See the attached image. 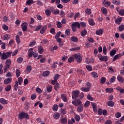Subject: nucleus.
Returning a JSON list of instances; mask_svg holds the SVG:
<instances>
[{
    "instance_id": "1",
    "label": "nucleus",
    "mask_w": 124,
    "mask_h": 124,
    "mask_svg": "<svg viewBox=\"0 0 124 124\" xmlns=\"http://www.w3.org/2000/svg\"><path fill=\"white\" fill-rule=\"evenodd\" d=\"M24 119H26V120H30V117L29 116L28 113L23 111L19 112L18 113V119L24 120Z\"/></svg>"
},
{
    "instance_id": "2",
    "label": "nucleus",
    "mask_w": 124,
    "mask_h": 124,
    "mask_svg": "<svg viewBox=\"0 0 124 124\" xmlns=\"http://www.w3.org/2000/svg\"><path fill=\"white\" fill-rule=\"evenodd\" d=\"M11 54H12V52L11 51L3 52L1 56V60H7L8 58H10V57H11Z\"/></svg>"
},
{
    "instance_id": "3",
    "label": "nucleus",
    "mask_w": 124,
    "mask_h": 124,
    "mask_svg": "<svg viewBox=\"0 0 124 124\" xmlns=\"http://www.w3.org/2000/svg\"><path fill=\"white\" fill-rule=\"evenodd\" d=\"M79 94H80V91L78 90L73 91L72 93V99H75V98H78L79 97Z\"/></svg>"
},
{
    "instance_id": "4",
    "label": "nucleus",
    "mask_w": 124,
    "mask_h": 124,
    "mask_svg": "<svg viewBox=\"0 0 124 124\" xmlns=\"http://www.w3.org/2000/svg\"><path fill=\"white\" fill-rule=\"evenodd\" d=\"M74 59H76V62H78V63H80L81 62H82V57L81 56V55H80V54H75L74 56Z\"/></svg>"
},
{
    "instance_id": "5",
    "label": "nucleus",
    "mask_w": 124,
    "mask_h": 124,
    "mask_svg": "<svg viewBox=\"0 0 124 124\" xmlns=\"http://www.w3.org/2000/svg\"><path fill=\"white\" fill-rule=\"evenodd\" d=\"M60 75L59 74H55L54 76V80H51V84L52 85H55V83H57L58 79L60 78Z\"/></svg>"
},
{
    "instance_id": "6",
    "label": "nucleus",
    "mask_w": 124,
    "mask_h": 124,
    "mask_svg": "<svg viewBox=\"0 0 124 124\" xmlns=\"http://www.w3.org/2000/svg\"><path fill=\"white\" fill-rule=\"evenodd\" d=\"M72 104L75 106H78V105H82V102L79 99H77L75 101H72Z\"/></svg>"
},
{
    "instance_id": "7",
    "label": "nucleus",
    "mask_w": 124,
    "mask_h": 124,
    "mask_svg": "<svg viewBox=\"0 0 124 124\" xmlns=\"http://www.w3.org/2000/svg\"><path fill=\"white\" fill-rule=\"evenodd\" d=\"M104 32V31L103 29H100L98 30H97L96 31V35H101V34H103V32Z\"/></svg>"
},
{
    "instance_id": "8",
    "label": "nucleus",
    "mask_w": 124,
    "mask_h": 124,
    "mask_svg": "<svg viewBox=\"0 0 124 124\" xmlns=\"http://www.w3.org/2000/svg\"><path fill=\"white\" fill-rule=\"evenodd\" d=\"M99 61H101V62H108V56L101 55V57L99 58Z\"/></svg>"
},
{
    "instance_id": "9",
    "label": "nucleus",
    "mask_w": 124,
    "mask_h": 124,
    "mask_svg": "<svg viewBox=\"0 0 124 124\" xmlns=\"http://www.w3.org/2000/svg\"><path fill=\"white\" fill-rule=\"evenodd\" d=\"M84 110V105H79V106L77 108V111L78 112V113H81L83 112V110Z\"/></svg>"
},
{
    "instance_id": "10",
    "label": "nucleus",
    "mask_w": 124,
    "mask_h": 124,
    "mask_svg": "<svg viewBox=\"0 0 124 124\" xmlns=\"http://www.w3.org/2000/svg\"><path fill=\"white\" fill-rule=\"evenodd\" d=\"M11 81H12V78H9L4 80V84L5 85H7V84H10V83H11Z\"/></svg>"
},
{
    "instance_id": "11",
    "label": "nucleus",
    "mask_w": 124,
    "mask_h": 124,
    "mask_svg": "<svg viewBox=\"0 0 124 124\" xmlns=\"http://www.w3.org/2000/svg\"><path fill=\"white\" fill-rule=\"evenodd\" d=\"M46 30H47V27H46V26H44L40 31V33H41V34H44L45 31H46Z\"/></svg>"
},
{
    "instance_id": "12",
    "label": "nucleus",
    "mask_w": 124,
    "mask_h": 124,
    "mask_svg": "<svg viewBox=\"0 0 124 124\" xmlns=\"http://www.w3.org/2000/svg\"><path fill=\"white\" fill-rule=\"evenodd\" d=\"M61 98L64 102H67V97H66V95H65V94H62Z\"/></svg>"
},
{
    "instance_id": "13",
    "label": "nucleus",
    "mask_w": 124,
    "mask_h": 124,
    "mask_svg": "<svg viewBox=\"0 0 124 124\" xmlns=\"http://www.w3.org/2000/svg\"><path fill=\"white\" fill-rule=\"evenodd\" d=\"M38 53L39 54H42L44 52V49H43V46H38Z\"/></svg>"
},
{
    "instance_id": "14",
    "label": "nucleus",
    "mask_w": 124,
    "mask_h": 124,
    "mask_svg": "<svg viewBox=\"0 0 124 124\" xmlns=\"http://www.w3.org/2000/svg\"><path fill=\"white\" fill-rule=\"evenodd\" d=\"M88 23L90 26H94L95 25V22L93 21V18H89L88 20Z\"/></svg>"
},
{
    "instance_id": "15",
    "label": "nucleus",
    "mask_w": 124,
    "mask_h": 124,
    "mask_svg": "<svg viewBox=\"0 0 124 124\" xmlns=\"http://www.w3.org/2000/svg\"><path fill=\"white\" fill-rule=\"evenodd\" d=\"M92 107L94 113H97V107H96V105H95V103H93Z\"/></svg>"
},
{
    "instance_id": "16",
    "label": "nucleus",
    "mask_w": 124,
    "mask_h": 124,
    "mask_svg": "<svg viewBox=\"0 0 124 124\" xmlns=\"http://www.w3.org/2000/svg\"><path fill=\"white\" fill-rule=\"evenodd\" d=\"M123 21V17H121L120 18H118L115 20V23L116 24H118V25H121V23Z\"/></svg>"
},
{
    "instance_id": "17",
    "label": "nucleus",
    "mask_w": 124,
    "mask_h": 124,
    "mask_svg": "<svg viewBox=\"0 0 124 124\" xmlns=\"http://www.w3.org/2000/svg\"><path fill=\"white\" fill-rule=\"evenodd\" d=\"M0 103L6 105V104H8V103L7 102V101L5 100V99L3 98H0Z\"/></svg>"
},
{
    "instance_id": "18",
    "label": "nucleus",
    "mask_w": 124,
    "mask_h": 124,
    "mask_svg": "<svg viewBox=\"0 0 124 124\" xmlns=\"http://www.w3.org/2000/svg\"><path fill=\"white\" fill-rule=\"evenodd\" d=\"M11 36L10 34H4L3 36V39L4 40H9V39H10Z\"/></svg>"
},
{
    "instance_id": "19",
    "label": "nucleus",
    "mask_w": 124,
    "mask_h": 124,
    "mask_svg": "<svg viewBox=\"0 0 124 124\" xmlns=\"http://www.w3.org/2000/svg\"><path fill=\"white\" fill-rule=\"evenodd\" d=\"M108 106H109V107H114V106L115 105V103L113 102V101H108L107 102Z\"/></svg>"
},
{
    "instance_id": "20",
    "label": "nucleus",
    "mask_w": 124,
    "mask_h": 124,
    "mask_svg": "<svg viewBox=\"0 0 124 124\" xmlns=\"http://www.w3.org/2000/svg\"><path fill=\"white\" fill-rule=\"evenodd\" d=\"M117 80L120 82L121 83V84L124 83V78L121 76H118L117 77Z\"/></svg>"
},
{
    "instance_id": "21",
    "label": "nucleus",
    "mask_w": 124,
    "mask_h": 124,
    "mask_svg": "<svg viewBox=\"0 0 124 124\" xmlns=\"http://www.w3.org/2000/svg\"><path fill=\"white\" fill-rule=\"evenodd\" d=\"M21 29L23 31H26L28 29V26L26 25H25V23H22L21 24Z\"/></svg>"
},
{
    "instance_id": "22",
    "label": "nucleus",
    "mask_w": 124,
    "mask_h": 124,
    "mask_svg": "<svg viewBox=\"0 0 124 124\" xmlns=\"http://www.w3.org/2000/svg\"><path fill=\"white\" fill-rule=\"evenodd\" d=\"M72 25H74L76 28H78V29H81V25L80 23L78 22H75V23H73Z\"/></svg>"
},
{
    "instance_id": "23",
    "label": "nucleus",
    "mask_w": 124,
    "mask_h": 124,
    "mask_svg": "<svg viewBox=\"0 0 124 124\" xmlns=\"http://www.w3.org/2000/svg\"><path fill=\"white\" fill-rule=\"evenodd\" d=\"M60 115L59 112H56L53 114V118H54L55 120H59V119H60Z\"/></svg>"
},
{
    "instance_id": "24",
    "label": "nucleus",
    "mask_w": 124,
    "mask_h": 124,
    "mask_svg": "<svg viewBox=\"0 0 124 124\" xmlns=\"http://www.w3.org/2000/svg\"><path fill=\"white\" fill-rule=\"evenodd\" d=\"M112 3L117 5H121V1L119 0H112Z\"/></svg>"
},
{
    "instance_id": "25",
    "label": "nucleus",
    "mask_w": 124,
    "mask_h": 124,
    "mask_svg": "<svg viewBox=\"0 0 124 124\" xmlns=\"http://www.w3.org/2000/svg\"><path fill=\"white\" fill-rule=\"evenodd\" d=\"M50 74V71H45L43 72L42 74L43 77H47Z\"/></svg>"
},
{
    "instance_id": "26",
    "label": "nucleus",
    "mask_w": 124,
    "mask_h": 124,
    "mask_svg": "<svg viewBox=\"0 0 124 124\" xmlns=\"http://www.w3.org/2000/svg\"><path fill=\"white\" fill-rule=\"evenodd\" d=\"M105 82H106V78L105 77H103L100 79V84L103 85L105 84Z\"/></svg>"
},
{
    "instance_id": "27",
    "label": "nucleus",
    "mask_w": 124,
    "mask_h": 124,
    "mask_svg": "<svg viewBox=\"0 0 124 124\" xmlns=\"http://www.w3.org/2000/svg\"><path fill=\"white\" fill-rule=\"evenodd\" d=\"M70 40L73 42H77L78 41V38L76 36H72L70 38Z\"/></svg>"
},
{
    "instance_id": "28",
    "label": "nucleus",
    "mask_w": 124,
    "mask_h": 124,
    "mask_svg": "<svg viewBox=\"0 0 124 124\" xmlns=\"http://www.w3.org/2000/svg\"><path fill=\"white\" fill-rule=\"evenodd\" d=\"M54 86V90L55 91H57L58 90V89H60V84H59V83L57 82H55V84H53Z\"/></svg>"
},
{
    "instance_id": "29",
    "label": "nucleus",
    "mask_w": 124,
    "mask_h": 124,
    "mask_svg": "<svg viewBox=\"0 0 124 124\" xmlns=\"http://www.w3.org/2000/svg\"><path fill=\"white\" fill-rule=\"evenodd\" d=\"M11 89H12V87L11 85L8 84L7 86L5 88V92H10Z\"/></svg>"
},
{
    "instance_id": "30",
    "label": "nucleus",
    "mask_w": 124,
    "mask_h": 124,
    "mask_svg": "<svg viewBox=\"0 0 124 124\" xmlns=\"http://www.w3.org/2000/svg\"><path fill=\"white\" fill-rule=\"evenodd\" d=\"M58 108H59V106L56 104H55L52 107V110L54 112H57V111H58Z\"/></svg>"
},
{
    "instance_id": "31",
    "label": "nucleus",
    "mask_w": 124,
    "mask_h": 124,
    "mask_svg": "<svg viewBox=\"0 0 124 124\" xmlns=\"http://www.w3.org/2000/svg\"><path fill=\"white\" fill-rule=\"evenodd\" d=\"M90 88L88 87H83L81 89V91L82 92H85V93H88V92H90Z\"/></svg>"
},
{
    "instance_id": "32",
    "label": "nucleus",
    "mask_w": 124,
    "mask_h": 124,
    "mask_svg": "<svg viewBox=\"0 0 124 124\" xmlns=\"http://www.w3.org/2000/svg\"><path fill=\"white\" fill-rule=\"evenodd\" d=\"M33 0H27L26 1V5H29L31 6V3H34Z\"/></svg>"
},
{
    "instance_id": "33",
    "label": "nucleus",
    "mask_w": 124,
    "mask_h": 124,
    "mask_svg": "<svg viewBox=\"0 0 124 124\" xmlns=\"http://www.w3.org/2000/svg\"><path fill=\"white\" fill-rule=\"evenodd\" d=\"M116 53H117V51L115 49H113L110 51L109 55L110 57H113Z\"/></svg>"
},
{
    "instance_id": "34",
    "label": "nucleus",
    "mask_w": 124,
    "mask_h": 124,
    "mask_svg": "<svg viewBox=\"0 0 124 124\" xmlns=\"http://www.w3.org/2000/svg\"><path fill=\"white\" fill-rule=\"evenodd\" d=\"M16 40L18 44H20V43L21 42V40H20V36H19V35H16Z\"/></svg>"
},
{
    "instance_id": "35",
    "label": "nucleus",
    "mask_w": 124,
    "mask_h": 124,
    "mask_svg": "<svg viewBox=\"0 0 124 124\" xmlns=\"http://www.w3.org/2000/svg\"><path fill=\"white\" fill-rule=\"evenodd\" d=\"M16 78L19 77L20 75H21V71L19 69H16Z\"/></svg>"
},
{
    "instance_id": "36",
    "label": "nucleus",
    "mask_w": 124,
    "mask_h": 124,
    "mask_svg": "<svg viewBox=\"0 0 124 124\" xmlns=\"http://www.w3.org/2000/svg\"><path fill=\"white\" fill-rule=\"evenodd\" d=\"M106 92L107 93H113L114 90L113 88H106Z\"/></svg>"
},
{
    "instance_id": "37",
    "label": "nucleus",
    "mask_w": 124,
    "mask_h": 124,
    "mask_svg": "<svg viewBox=\"0 0 124 124\" xmlns=\"http://www.w3.org/2000/svg\"><path fill=\"white\" fill-rule=\"evenodd\" d=\"M101 11L104 15H106V14H107V9L105 7H102L101 8Z\"/></svg>"
},
{
    "instance_id": "38",
    "label": "nucleus",
    "mask_w": 124,
    "mask_h": 124,
    "mask_svg": "<svg viewBox=\"0 0 124 124\" xmlns=\"http://www.w3.org/2000/svg\"><path fill=\"white\" fill-rule=\"evenodd\" d=\"M61 34H62V31H59L57 32L55 36V39H58V38H59V37H60V36H61Z\"/></svg>"
},
{
    "instance_id": "39",
    "label": "nucleus",
    "mask_w": 124,
    "mask_h": 124,
    "mask_svg": "<svg viewBox=\"0 0 124 124\" xmlns=\"http://www.w3.org/2000/svg\"><path fill=\"white\" fill-rule=\"evenodd\" d=\"M17 90H18V81H15V84L14 85V91H16V92H17Z\"/></svg>"
},
{
    "instance_id": "40",
    "label": "nucleus",
    "mask_w": 124,
    "mask_h": 124,
    "mask_svg": "<svg viewBox=\"0 0 124 124\" xmlns=\"http://www.w3.org/2000/svg\"><path fill=\"white\" fill-rule=\"evenodd\" d=\"M91 75L93 77V78H97L98 77V75H97V73L95 72H93L91 73Z\"/></svg>"
},
{
    "instance_id": "41",
    "label": "nucleus",
    "mask_w": 124,
    "mask_h": 124,
    "mask_svg": "<svg viewBox=\"0 0 124 124\" xmlns=\"http://www.w3.org/2000/svg\"><path fill=\"white\" fill-rule=\"evenodd\" d=\"M118 30L120 31H123L124 30V25L121 24L120 26L118 27Z\"/></svg>"
},
{
    "instance_id": "42",
    "label": "nucleus",
    "mask_w": 124,
    "mask_h": 124,
    "mask_svg": "<svg viewBox=\"0 0 124 124\" xmlns=\"http://www.w3.org/2000/svg\"><path fill=\"white\" fill-rule=\"evenodd\" d=\"M42 28V25H40L36 27V29L34 30V31H38L40 30Z\"/></svg>"
},
{
    "instance_id": "43",
    "label": "nucleus",
    "mask_w": 124,
    "mask_h": 124,
    "mask_svg": "<svg viewBox=\"0 0 124 124\" xmlns=\"http://www.w3.org/2000/svg\"><path fill=\"white\" fill-rule=\"evenodd\" d=\"M103 52L104 54V55H107V47H106V46H103Z\"/></svg>"
},
{
    "instance_id": "44",
    "label": "nucleus",
    "mask_w": 124,
    "mask_h": 124,
    "mask_svg": "<svg viewBox=\"0 0 124 124\" xmlns=\"http://www.w3.org/2000/svg\"><path fill=\"white\" fill-rule=\"evenodd\" d=\"M52 86L51 85H48L46 87V90L48 93H51L52 92Z\"/></svg>"
},
{
    "instance_id": "45",
    "label": "nucleus",
    "mask_w": 124,
    "mask_h": 124,
    "mask_svg": "<svg viewBox=\"0 0 124 124\" xmlns=\"http://www.w3.org/2000/svg\"><path fill=\"white\" fill-rule=\"evenodd\" d=\"M46 15V16H51V11L49 9L46 10L45 11Z\"/></svg>"
},
{
    "instance_id": "46",
    "label": "nucleus",
    "mask_w": 124,
    "mask_h": 124,
    "mask_svg": "<svg viewBox=\"0 0 124 124\" xmlns=\"http://www.w3.org/2000/svg\"><path fill=\"white\" fill-rule=\"evenodd\" d=\"M87 35V30L84 29L81 32V36H85Z\"/></svg>"
},
{
    "instance_id": "47",
    "label": "nucleus",
    "mask_w": 124,
    "mask_h": 124,
    "mask_svg": "<svg viewBox=\"0 0 124 124\" xmlns=\"http://www.w3.org/2000/svg\"><path fill=\"white\" fill-rule=\"evenodd\" d=\"M86 68L88 70V71H93V67L91 65H87L86 66Z\"/></svg>"
},
{
    "instance_id": "48",
    "label": "nucleus",
    "mask_w": 124,
    "mask_h": 124,
    "mask_svg": "<svg viewBox=\"0 0 124 124\" xmlns=\"http://www.w3.org/2000/svg\"><path fill=\"white\" fill-rule=\"evenodd\" d=\"M85 13L88 15H91L92 14V10L90 9H87L85 10Z\"/></svg>"
},
{
    "instance_id": "49",
    "label": "nucleus",
    "mask_w": 124,
    "mask_h": 124,
    "mask_svg": "<svg viewBox=\"0 0 124 124\" xmlns=\"http://www.w3.org/2000/svg\"><path fill=\"white\" fill-rule=\"evenodd\" d=\"M116 81V77L113 76L110 79L109 82L112 84V83H114Z\"/></svg>"
},
{
    "instance_id": "50",
    "label": "nucleus",
    "mask_w": 124,
    "mask_h": 124,
    "mask_svg": "<svg viewBox=\"0 0 124 124\" xmlns=\"http://www.w3.org/2000/svg\"><path fill=\"white\" fill-rule=\"evenodd\" d=\"M18 85H22V83H23V78L22 77H19L18 78Z\"/></svg>"
},
{
    "instance_id": "51",
    "label": "nucleus",
    "mask_w": 124,
    "mask_h": 124,
    "mask_svg": "<svg viewBox=\"0 0 124 124\" xmlns=\"http://www.w3.org/2000/svg\"><path fill=\"white\" fill-rule=\"evenodd\" d=\"M120 57H121V54H117L115 55L112 60V62H115L117 59H119Z\"/></svg>"
},
{
    "instance_id": "52",
    "label": "nucleus",
    "mask_w": 124,
    "mask_h": 124,
    "mask_svg": "<svg viewBox=\"0 0 124 124\" xmlns=\"http://www.w3.org/2000/svg\"><path fill=\"white\" fill-rule=\"evenodd\" d=\"M6 65H9L10 66L11 64V60L10 59H7L5 62Z\"/></svg>"
},
{
    "instance_id": "53",
    "label": "nucleus",
    "mask_w": 124,
    "mask_h": 124,
    "mask_svg": "<svg viewBox=\"0 0 124 124\" xmlns=\"http://www.w3.org/2000/svg\"><path fill=\"white\" fill-rule=\"evenodd\" d=\"M50 32L51 34H55L56 33V30L54 28H51L50 30Z\"/></svg>"
},
{
    "instance_id": "54",
    "label": "nucleus",
    "mask_w": 124,
    "mask_h": 124,
    "mask_svg": "<svg viewBox=\"0 0 124 124\" xmlns=\"http://www.w3.org/2000/svg\"><path fill=\"white\" fill-rule=\"evenodd\" d=\"M77 73L79 75H84L85 74L82 70H78Z\"/></svg>"
},
{
    "instance_id": "55",
    "label": "nucleus",
    "mask_w": 124,
    "mask_h": 124,
    "mask_svg": "<svg viewBox=\"0 0 124 124\" xmlns=\"http://www.w3.org/2000/svg\"><path fill=\"white\" fill-rule=\"evenodd\" d=\"M87 40L90 43H93V42H94V40L92 37L88 38Z\"/></svg>"
},
{
    "instance_id": "56",
    "label": "nucleus",
    "mask_w": 124,
    "mask_h": 124,
    "mask_svg": "<svg viewBox=\"0 0 124 124\" xmlns=\"http://www.w3.org/2000/svg\"><path fill=\"white\" fill-rule=\"evenodd\" d=\"M10 68V66L8 65H6L4 67V72H6V71H7L8 70V69H9V68Z\"/></svg>"
},
{
    "instance_id": "57",
    "label": "nucleus",
    "mask_w": 124,
    "mask_h": 124,
    "mask_svg": "<svg viewBox=\"0 0 124 124\" xmlns=\"http://www.w3.org/2000/svg\"><path fill=\"white\" fill-rule=\"evenodd\" d=\"M90 102L89 101H87L84 104V107L85 108H88L90 106Z\"/></svg>"
},
{
    "instance_id": "58",
    "label": "nucleus",
    "mask_w": 124,
    "mask_h": 124,
    "mask_svg": "<svg viewBox=\"0 0 124 124\" xmlns=\"http://www.w3.org/2000/svg\"><path fill=\"white\" fill-rule=\"evenodd\" d=\"M104 4L105 6L108 7V6H110V5H111V2H110V1H108L104 3Z\"/></svg>"
},
{
    "instance_id": "59",
    "label": "nucleus",
    "mask_w": 124,
    "mask_h": 124,
    "mask_svg": "<svg viewBox=\"0 0 124 124\" xmlns=\"http://www.w3.org/2000/svg\"><path fill=\"white\" fill-rule=\"evenodd\" d=\"M57 28H58L59 29H61L62 28V23H61V22L60 21H58L57 22Z\"/></svg>"
},
{
    "instance_id": "60",
    "label": "nucleus",
    "mask_w": 124,
    "mask_h": 124,
    "mask_svg": "<svg viewBox=\"0 0 124 124\" xmlns=\"http://www.w3.org/2000/svg\"><path fill=\"white\" fill-rule=\"evenodd\" d=\"M61 122L62 124H65L67 123V120H66V118H62L61 119Z\"/></svg>"
},
{
    "instance_id": "61",
    "label": "nucleus",
    "mask_w": 124,
    "mask_h": 124,
    "mask_svg": "<svg viewBox=\"0 0 124 124\" xmlns=\"http://www.w3.org/2000/svg\"><path fill=\"white\" fill-rule=\"evenodd\" d=\"M122 116V114L121 112H118L115 114V117L117 118V119H118V118H121V116Z\"/></svg>"
},
{
    "instance_id": "62",
    "label": "nucleus",
    "mask_w": 124,
    "mask_h": 124,
    "mask_svg": "<svg viewBox=\"0 0 124 124\" xmlns=\"http://www.w3.org/2000/svg\"><path fill=\"white\" fill-rule=\"evenodd\" d=\"M32 70L31 66L28 65L26 67V70L29 72H31V71Z\"/></svg>"
},
{
    "instance_id": "63",
    "label": "nucleus",
    "mask_w": 124,
    "mask_h": 124,
    "mask_svg": "<svg viewBox=\"0 0 124 124\" xmlns=\"http://www.w3.org/2000/svg\"><path fill=\"white\" fill-rule=\"evenodd\" d=\"M119 15L120 16H124V9H121L119 12Z\"/></svg>"
},
{
    "instance_id": "64",
    "label": "nucleus",
    "mask_w": 124,
    "mask_h": 124,
    "mask_svg": "<svg viewBox=\"0 0 124 124\" xmlns=\"http://www.w3.org/2000/svg\"><path fill=\"white\" fill-rule=\"evenodd\" d=\"M17 62H18V63H21L22 62H23V58L22 57H19L17 59Z\"/></svg>"
}]
</instances>
